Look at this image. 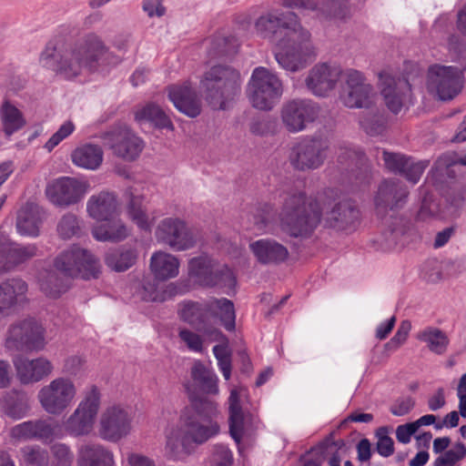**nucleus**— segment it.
<instances>
[{"instance_id":"obj_50","label":"nucleus","mask_w":466,"mask_h":466,"mask_svg":"<svg viewBox=\"0 0 466 466\" xmlns=\"http://www.w3.org/2000/svg\"><path fill=\"white\" fill-rule=\"evenodd\" d=\"M329 3L327 0H280V5L286 8H297L305 12H311L314 16L321 19L323 15H327L329 12L325 9V5Z\"/></svg>"},{"instance_id":"obj_58","label":"nucleus","mask_w":466,"mask_h":466,"mask_svg":"<svg viewBox=\"0 0 466 466\" xmlns=\"http://www.w3.org/2000/svg\"><path fill=\"white\" fill-rule=\"evenodd\" d=\"M140 298L146 301H164L167 299V291L160 290L155 279H144L140 290Z\"/></svg>"},{"instance_id":"obj_32","label":"nucleus","mask_w":466,"mask_h":466,"mask_svg":"<svg viewBox=\"0 0 466 466\" xmlns=\"http://www.w3.org/2000/svg\"><path fill=\"white\" fill-rule=\"evenodd\" d=\"M168 97L177 110L189 117H196L201 112L200 100L188 84L169 86Z\"/></svg>"},{"instance_id":"obj_25","label":"nucleus","mask_w":466,"mask_h":466,"mask_svg":"<svg viewBox=\"0 0 466 466\" xmlns=\"http://www.w3.org/2000/svg\"><path fill=\"white\" fill-rule=\"evenodd\" d=\"M16 372V378L24 385L39 382L52 374L54 366L45 357L28 359L23 356H16L13 360Z\"/></svg>"},{"instance_id":"obj_39","label":"nucleus","mask_w":466,"mask_h":466,"mask_svg":"<svg viewBox=\"0 0 466 466\" xmlns=\"http://www.w3.org/2000/svg\"><path fill=\"white\" fill-rule=\"evenodd\" d=\"M104 152L100 146L86 143L76 147L71 153L72 163L87 170L97 169L103 162Z\"/></svg>"},{"instance_id":"obj_44","label":"nucleus","mask_w":466,"mask_h":466,"mask_svg":"<svg viewBox=\"0 0 466 466\" xmlns=\"http://www.w3.org/2000/svg\"><path fill=\"white\" fill-rule=\"evenodd\" d=\"M68 278L48 271L40 279V289L48 298L56 299L68 289Z\"/></svg>"},{"instance_id":"obj_30","label":"nucleus","mask_w":466,"mask_h":466,"mask_svg":"<svg viewBox=\"0 0 466 466\" xmlns=\"http://www.w3.org/2000/svg\"><path fill=\"white\" fill-rule=\"evenodd\" d=\"M27 284L20 279H13L0 284V319L11 315L16 306L25 299Z\"/></svg>"},{"instance_id":"obj_61","label":"nucleus","mask_w":466,"mask_h":466,"mask_svg":"<svg viewBox=\"0 0 466 466\" xmlns=\"http://www.w3.org/2000/svg\"><path fill=\"white\" fill-rule=\"evenodd\" d=\"M75 130V125L72 121L65 122L59 129L52 135V137L46 141L44 147L51 152L60 142L69 137Z\"/></svg>"},{"instance_id":"obj_3","label":"nucleus","mask_w":466,"mask_h":466,"mask_svg":"<svg viewBox=\"0 0 466 466\" xmlns=\"http://www.w3.org/2000/svg\"><path fill=\"white\" fill-rule=\"evenodd\" d=\"M108 52L100 36L89 33L76 40L58 45L52 53H44L43 60L51 59L52 70L56 76L66 79H75L86 72L95 71L100 59Z\"/></svg>"},{"instance_id":"obj_21","label":"nucleus","mask_w":466,"mask_h":466,"mask_svg":"<svg viewBox=\"0 0 466 466\" xmlns=\"http://www.w3.org/2000/svg\"><path fill=\"white\" fill-rule=\"evenodd\" d=\"M8 437L13 443L27 441L47 442L56 438V429L46 419L29 420L11 427Z\"/></svg>"},{"instance_id":"obj_10","label":"nucleus","mask_w":466,"mask_h":466,"mask_svg":"<svg viewBox=\"0 0 466 466\" xmlns=\"http://www.w3.org/2000/svg\"><path fill=\"white\" fill-rule=\"evenodd\" d=\"M54 266L66 278L80 276L88 279L97 278L100 271L99 260L87 249L76 245L59 254Z\"/></svg>"},{"instance_id":"obj_63","label":"nucleus","mask_w":466,"mask_h":466,"mask_svg":"<svg viewBox=\"0 0 466 466\" xmlns=\"http://www.w3.org/2000/svg\"><path fill=\"white\" fill-rule=\"evenodd\" d=\"M376 450L383 457H389L394 452L393 440L387 435L384 428L380 429L378 431Z\"/></svg>"},{"instance_id":"obj_27","label":"nucleus","mask_w":466,"mask_h":466,"mask_svg":"<svg viewBox=\"0 0 466 466\" xmlns=\"http://www.w3.org/2000/svg\"><path fill=\"white\" fill-rule=\"evenodd\" d=\"M381 154L387 169L393 173L403 175L412 184H416L420 180L422 173L428 167L427 161L415 162L410 157L400 153L382 150Z\"/></svg>"},{"instance_id":"obj_45","label":"nucleus","mask_w":466,"mask_h":466,"mask_svg":"<svg viewBox=\"0 0 466 466\" xmlns=\"http://www.w3.org/2000/svg\"><path fill=\"white\" fill-rule=\"evenodd\" d=\"M191 377L206 393H218L217 376L200 361H196L193 364L191 368Z\"/></svg>"},{"instance_id":"obj_15","label":"nucleus","mask_w":466,"mask_h":466,"mask_svg":"<svg viewBox=\"0 0 466 466\" xmlns=\"http://www.w3.org/2000/svg\"><path fill=\"white\" fill-rule=\"evenodd\" d=\"M131 429L132 415L129 410L122 405H110L100 415L98 433L105 441L117 442L126 438Z\"/></svg>"},{"instance_id":"obj_4","label":"nucleus","mask_w":466,"mask_h":466,"mask_svg":"<svg viewBox=\"0 0 466 466\" xmlns=\"http://www.w3.org/2000/svg\"><path fill=\"white\" fill-rule=\"evenodd\" d=\"M326 205L325 193L311 197L299 190L286 192L279 214V226L289 237L309 238L319 226Z\"/></svg>"},{"instance_id":"obj_31","label":"nucleus","mask_w":466,"mask_h":466,"mask_svg":"<svg viewBox=\"0 0 466 466\" xmlns=\"http://www.w3.org/2000/svg\"><path fill=\"white\" fill-rule=\"evenodd\" d=\"M30 410V399L23 390L13 389L5 392L0 399L1 413L13 420L25 418Z\"/></svg>"},{"instance_id":"obj_17","label":"nucleus","mask_w":466,"mask_h":466,"mask_svg":"<svg viewBox=\"0 0 466 466\" xmlns=\"http://www.w3.org/2000/svg\"><path fill=\"white\" fill-rule=\"evenodd\" d=\"M320 114V106L309 99H293L281 108V120L290 133L305 130L308 125L315 122Z\"/></svg>"},{"instance_id":"obj_22","label":"nucleus","mask_w":466,"mask_h":466,"mask_svg":"<svg viewBox=\"0 0 466 466\" xmlns=\"http://www.w3.org/2000/svg\"><path fill=\"white\" fill-rule=\"evenodd\" d=\"M379 86L387 107L394 114L399 113L410 93L408 80L395 77L388 71H382L379 75Z\"/></svg>"},{"instance_id":"obj_29","label":"nucleus","mask_w":466,"mask_h":466,"mask_svg":"<svg viewBox=\"0 0 466 466\" xmlns=\"http://www.w3.org/2000/svg\"><path fill=\"white\" fill-rule=\"evenodd\" d=\"M249 249L262 265H279L286 261L289 255L283 244L269 238L251 242Z\"/></svg>"},{"instance_id":"obj_55","label":"nucleus","mask_w":466,"mask_h":466,"mask_svg":"<svg viewBox=\"0 0 466 466\" xmlns=\"http://www.w3.org/2000/svg\"><path fill=\"white\" fill-rule=\"evenodd\" d=\"M50 451L49 466H72L75 455L69 445L56 442L50 447Z\"/></svg>"},{"instance_id":"obj_14","label":"nucleus","mask_w":466,"mask_h":466,"mask_svg":"<svg viewBox=\"0 0 466 466\" xmlns=\"http://www.w3.org/2000/svg\"><path fill=\"white\" fill-rule=\"evenodd\" d=\"M188 273L202 286L231 287L235 284L232 271L226 265H219L208 256L193 258L188 262Z\"/></svg>"},{"instance_id":"obj_16","label":"nucleus","mask_w":466,"mask_h":466,"mask_svg":"<svg viewBox=\"0 0 466 466\" xmlns=\"http://www.w3.org/2000/svg\"><path fill=\"white\" fill-rule=\"evenodd\" d=\"M344 81L345 86L340 96L342 104L349 108H371L375 92L365 76L358 70L348 69Z\"/></svg>"},{"instance_id":"obj_34","label":"nucleus","mask_w":466,"mask_h":466,"mask_svg":"<svg viewBox=\"0 0 466 466\" xmlns=\"http://www.w3.org/2000/svg\"><path fill=\"white\" fill-rule=\"evenodd\" d=\"M228 423L229 433L238 444L248 431L251 422L250 415H245L240 406L239 395L237 390H232L228 398Z\"/></svg>"},{"instance_id":"obj_56","label":"nucleus","mask_w":466,"mask_h":466,"mask_svg":"<svg viewBox=\"0 0 466 466\" xmlns=\"http://www.w3.org/2000/svg\"><path fill=\"white\" fill-rule=\"evenodd\" d=\"M466 456V446L462 442H457L453 448L448 450L437 457L433 466H454Z\"/></svg>"},{"instance_id":"obj_52","label":"nucleus","mask_w":466,"mask_h":466,"mask_svg":"<svg viewBox=\"0 0 466 466\" xmlns=\"http://www.w3.org/2000/svg\"><path fill=\"white\" fill-rule=\"evenodd\" d=\"M461 164L466 166V156L458 158L455 153H447L440 157L431 169L432 176L442 181L446 176L450 177V167Z\"/></svg>"},{"instance_id":"obj_2","label":"nucleus","mask_w":466,"mask_h":466,"mask_svg":"<svg viewBox=\"0 0 466 466\" xmlns=\"http://www.w3.org/2000/svg\"><path fill=\"white\" fill-rule=\"evenodd\" d=\"M218 404L208 399L195 400L186 407L179 422L167 433L166 449L170 456L177 458L182 451L188 452L191 443L202 444L217 435L219 425Z\"/></svg>"},{"instance_id":"obj_51","label":"nucleus","mask_w":466,"mask_h":466,"mask_svg":"<svg viewBox=\"0 0 466 466\" xmlns=\"http://www.w3.org/2000/svg\"><path fill=\"white\" fill-rule=\"evenodd\" d=\"M81 221L76 215L67 212L59 219L56 231L63 239H69L77 237L81 233Z\"/></svg>"},{"instance_id":"obj_59","label":"nucleus","mask_w":466,"mask_h":466,"mask_svg":"<svg viewBox=\"0 0 466 466\" xmlns=\"http://www.w3.org/2000/svg\"><path fill=\"white\" fill-rule=\"evenodd\" d=\"M327 2L329 4L325 5V9L329 14L323 15L321 19H344L350 15V0H327Z\"/></svg>"},{"instance_id":"obj_33","label":"nucleus","mask_w":466,"mask_h":466,"mask_svg":"<svg viewBox=\"0 0 466 466\" xmlns=\"http://www.w3.org/2000/svg\"><path fill=\"white\" fill-rule=\"evenodd\" d=\"M119 203L116 197L110 192L102 191L89 198L86 211L96 220H109L118 214Z\"/></svg>"},{"instance_id":"obj_57","label":"nucleus","mask_w":466,"mask_h":466,"mask_svg":"<svg viewBox=\"0 0 466 466\" xmlns=\"http://www.w3.org/2000/svg\"><path fill=\"white\" fill-rule=\"evenodd\" d=\"M360 125L365 132L370 136L381 134L384 130V122L382 117L374 110L363 114L360 117Z\"/></svg>"},{"instance_id":"obj_54","label":"nucleus","mask_w":466,"mask_h":466,"mask_svg":"<svg viewBox=\"0 0 466 466\" xmlns=\"http://www.w3.org/2000/svg\"><path fill=\"white\" fill-rule=\"evenodd\" d=\"M276 211L271 204L258 205L252 213V222L257 229H268L275 220Z\"/></svg>"},{"instance_id":"obj_43","label":"nucleus","mask_w":466,"mask_h":466,"mask_svg":"<svg viewBox=\"0 0 466 466\" xmlns=\"http://www.w3.org/2000/svg\"><path fill=\"white\" fill-rule=\"evenodd\" d=\"M135 118L138 122H151L159 128L174 129V125L167 115L153 103L138 107L135 112Z\"/></svg>"},{"instance_id":"obj_7","label":"nucleus","mask_w":466,"mask_h":466,"mask_svg":"<svg viewBox=\"0 0 466 466\" xmlns=\"http://www.w3.org/2000/svg\"><path fill=\"white\" fill-rule=\"evenodd\" d=\"M101 394L96 385L90 386L70 415L63 421L65 432L73 438L89 436L100 410Z\"/></svg>"},{"instance_id":"obj_26","label":"nucleus","mask_w":466,"mask_h":466,"mask_svg":"<svg viewBox=\"0 0 466 466\" xmlns=\"http://www.w3.org/2000/svg\"><path fill=\"white\" fill-rule=\"evenodd\" d=\"M38 255L35 244L19 245L0 238V272L7 271Z\"/></svg>"},{"instance_id":"obj_28","label":"nucleus","mask_w":466,"mask_h":466,"mask_svg":"<svg viewBox=\"0 0 466 466\" xmlns=\"http://www.w3.org/2000/svg\"><path fill=\"white\" fill-rule=\"evenodd\" d=\"M127 198V214L128 218L140 229L150 232L156 218L148 212L145 204V197L138 194L137 189L128 187L125 191Z\"/></svg>"},{"instance_id":"obj_12","label":"nucleus","mask_w":466,"mask_h":466,"mask_svg":"<svg viewBox=\"0 0 466 466\" xmlns=\"http://www.w3.org/2000/svg\"><path fill=\"white\" fill-rule=\"evenodd\" d=\"M155 238L158 243L176 251L192 248L198 241V234L183 219L177 217L161 219L156 227Z\"/></svg>"},{"instance_id":"obj_9","label":"nucleus","mask_w":466,"mask_h":466,"mask_svg":"<svg viewBox=\"0 0 466 466\" xmlns=\"http://www.w3.org/2000/svg\"><path fill=\"white\" fill-rule=\"evenodd\" d=\"M328 136L316 133L297 143L290 151V165L299 171H309L321 167L329 151Z\"/></svg>"},{"instance_id":"obj_38","label":"nucleus","mask_w":466,"mask_h":466,"mask_svg":"<svg viewBox=\"0 0 466 466\" xmlns=\"http://www.w3.org/2000/svg\"><path fill=\"white\" fill-rule=\"evenodd\" d=\"M42 223V211L33 203H26L17 214L16 228L20 235L36 237Z\"/></svg>"},{"instance_id":"obj_49","label":"nucleus","mask_w":466,"mask_h":466,"mask_svg":"<svg viewBox=\"0 0 466 466\" xmlns=\"http://www.w3.org/2000/svg\"><path fill=\"white\" fill-rule=\"evenodd\" d=\"M410 227L403 218H395L389 225V228L384 233V240L387 248H390L399 244L404 245L407 242V235Z\"/></svg>"},{"instance_id":"obj_46","label":"nucleus","mask_w":466,"mask_h":466,"mask_svg":"<svg viewBox=\"0 0 466 466\" xmlns=\"http://www.w3.org/2000/svg\"><path fill=\"white\" fill-rule=\"evenodd\" d=\"M218 317L228 330L235 329V309L234 304L228 299H219L210 300V319Z\"/></svg>"},{"instance_id":"obj_47","label":"nucleus","mask_w":466,"mask_h":466,"mask_svg":"<svg viewBox=\"0 0 466 466\" xmlns=\"http://www.w3.org/2000/svg\"><path fill=\"white\" fill-rule=\"evenodd\" d=\"M21 466H49L48 451L37 444L26 445L19 450Z\"/></svg>"},{"instance_id":"obj_37","label":"nucleus","mask_w":466,"mask_h":466,"mask_svg":"<svg viewBox=\"0 0 466 466\" xmlns=\"http://www.w3.org/2000/svg\"><path fill=\"white\" fill-rule=\"evenodd\" d=\"M179 314L181 319L203 333H208V325L210 322V301L200 304L198 302H186L182 305Z\"/></svg>"},{"instance_id":"obj_6","label":"nucleus","mask_w":466,"mask_h":466,"mask_svg":"<svg viewBox=\"0 0 466 466\" xmlns=\"http://www.w3.org/2000/svg\"><path fill=\"white\" fill-rule=\"evenodd\" d=\"M283 83L277 74L264 66L256 67L247 84L246 96L258 110H271L283 94Z\"/></svg>"},{"instance_id":"obj_48","label":"nucleus","mask_w":466,"mask_h":466,"mask_svg":"<svg viewBox=\"0 0 466 466\" xmlns=\"http://www.w3.org/2000/svg\"><path fill=\"white\" fill-rule=\"evenodd\" d=\"M417 339L425 342L431 351L442 354L446 351L449 339L446 334L437 328H427L417 334Z\"/></svg>"},{"instance_id":"obj_41","label":"nucleus","mask_w":466,"mask_h":466,"mask_svg":"<svg viewBox=\"0 0 466 466\" xmlns=\"http://www.w3.org/2000/svg\"><path fill=\"white\" fill-rule=\"evenodd\" d=\"M105 221V224L96 226L92 229V235L96 240L118 242L124 240L129 235L127 227L120 218L114 217Z\"/></svg>"},{"instance_id":"obj_23","label":"nucleus","mask_w":466,"mask_h":466,"mask_svg":"<svg viewBox=\"0 0 466 466\" xmlns=\"http://www.w3.org/2000/svg\"><path fill=\"white\" fill-rule=\"evenodd\" d=\"M360 218L356 203L344 199L335 203L324 217L325 225L339 231L355 230Z\"/></svg>"},{"instance_id":"obj_40","label":"nucleus","mask_w":466,"mask_h":466,"mask_svg":"<svg viewBox=\"0 0 466 466\" xmlns=\"http://www.w3.org/2000/svg\"><path fill=\"white\" fill-rule=\"evenodd\" d=\"M0 122L2 130L7 137L22 129L26 124L21 110L8 99H5L0 105Z\"/></svg>"},{"instance_id":"obj_60","label":"nucleus","mask_w":466,"mask_h":466,"mask_svg":"<svg viewBox=\"0 0 466 466\" xmlns=\"http://www.w3.org/2000/svg\"><path fill=\"white\" fill-rule=\"evenodd\" d=\"M410 329L409 320L401 321L395 335L385 344V349L390 351L397 350L407 340Z\"/></svg>"},{"instance_id":"obj_42","label":"nucleus","mask_w":466,"mask_h":466,"mask_svg":"<svg viewBox=\"0 0 466 466\" xmlns=\"http://www.w3.org/2000/svg\"><path fill=\"white\" fill-rule=\"evenodd\" d=\"M137 256V251L135 248H115L106 252L105 263L112 270L123 272L136 264Z\"/></svg>"},{"instance_id":"obj_1","label":"nucleus","mask_w":466,"mask_h":466,"mask_svg":"<svg viewBox=\"0 0 466 466\" xmlns=\"http://www.w3.org/2000/svg\"><path fill=\"white\" fill-rule=\"evenodd\" d=\"M255 31L275 46V58L285 70L297 72L316 56V48L309 29L294 12L270 9L255 21Z\"/></svg>"},{"instance_id":"obj_20","label":"nucleus","mask_w":466,"mask_h":466,"mask_svg":"<svg viewBox=\"0 0 466 466\" xmlns=\"http://www.w3.org/2000/svg\"><path fill=\"white\" fill-rule=\"evenodd\" d=\"M341 73V68L336 65L318 63L308 72L305 85L314 96H327L336 88Z\"/></svg>"},{"instance_id":"obj_11","label":"nucleus","mask_w":466,"mask_h":466,"mask_svg":"<svg viewBox=\"0 0 466 466\" xmlns=\"http://www.w3.org/2000/svg\"><path fill=\"white\" fill-rule=\"evenodd\" d=\"M46 344L44 327L35 319H25L10 326L5 341L10 352L39 351Z\"/></svg>"},{"instance_id":"obj_36","label":"nucleus","mask_w":466,"mask_h":466,"mask_svg":"<svg viewBox=\"0 0 466 466\" xmlns=\"http://www.w3.org/2000/svg\"><path fill=\"white\" fill-rule=\"evenodd\" d=\"M77 466H115L114 454L101 444L86 443L78 450Z\"/></svg>"},{"instance_id":"obj_19","label":"nucleus","mask_w":466,"mask_h":466,"mask_svg":"<svg viewBox=\"0 0 466 466\" xmlns=\"http://www.w3.org/2000/svg\"><path fill=\"white\" fill-rule=\"evenodd\" d=\"M103 139L115 156L127 161L135 160L144 148L143 141L127 127L106 132Z\"/></svg>"},{"instance_id":"obj_8","label":"nucleus","mask_w":466,"mask_h":466,"mask_svg":"<svg viewBox=\"0 0 466 466\" xmlns=\"http://www.w3.org/2000/svg\"><path fill=\"white\" fill-rule=\"evenodd\" d=\"M76 396L77 388L71 379L56 377L40 388L36 398L46 414L60 416L72 407Z\"/></svg>"},{"instance_id":"obj_35","label":"nucleus","mask_w":466,"mask_h":466,"mask_svg":"<svg viewBox=\"0 0 466 466\" xmlns=\"http://www.w3.org/2000/svg\"><path fill=\"white\" fill-rule=\"evenodd\" d=\"M179 259L167 252L156 251L149 260V269L157 280H167L179 273Z\"/></svg>"},{"instance_id":"obj_18","label":"nucleus","mask_w":466,"mask_h":466,"mask_svg":"<svg viewBox=\"0 0 466 466\" xmlns=\"http://www.w3.org/2000/svg\"><path fill=\"white\" fill-rule=\"evenodd\" d=\"M88 187L86 181L61 177L47 184L46 195L53 205L67 208L79 203L87 193Z\"/></svg>"},{"instance_id":"obj_62","label":"nucleus","mask_w":466,"mask_h":466,"mask_svg":"<svg viewBox=\"0 0 466 466\" xmlns=\"http://www.w3.org/2000/svg\"><path fill=\"white\" fill-rule=\"evenodd\" d=\"M178 336L190 350L197 352L203 350V339L198 334L187 329H181Z\"/></svg>"},{"instance_id":"obj_24","label":"nucleus","mask_w":466,"mask_h":466,"mask_svg":"<svg viewBox=\"0 0 466 466\" xmlns=\"http://www.w3.org/2000/svg\"><path fill=\"white\" fill-rule=\"evenodd\" d=\"M408 194L406 187L399 180H383L374 197L377 214L384 215L389 210L402 207L406 202Z\"/></svg>"},{"instance_id":"obj_53","label":"nucleus","mask_w":466,"mask_h":466,"mask_svg":"<svg viewBox=\"0 0 466 466\" xmlns=\"http://www.w3.org/2000/svg\"><path fill=\"white\" fill-rule=\"evenodd\" d=\"M337 161L341 168L353 170L362 163L363 154L348 145H340L337 151Z\"/></svg>"},{"instance_id":"obj_64","label":"nucleus","mask_w":466,"mask_h":466,"mask_svg":"<svg viewBox=\"0 0 466 466\" xmlns=\"http://www.w3.org/2000/svg\"><path fill=\"white\" fill-rule=\"evenodd\" d=\"M231 451L224 445H216L213 452V461L216 466H230Z\"/></svg>"},{"instance_id":"obj_5","label":"nucleus","mask_w":466,"mask_h":466,"mask_svg":"<svg viewBox=\"0 0 466 466\" xmlns=\"http://www.w3.org/2000/svg\"><path fill=\"white\" fill-rule=\"evenodd\" d=\"M240 72L228 66H215L205 73L201 80L206 99L214 109H224L235 98L241 86Z\"/></svg>"},{"instance_id":"obj_13","label":"nucleus","mask_w":466,"mask_h":466,"mask_svg":"<svg viewBox=\"0 0 466 466\" xmlns=\"http://www.w3.org/2000/svg\"><path fill=\"white\" fill-rule=\"evenodd\" d=\"M463 86L462 70L454 66L434 65L429 67L427 88L441 100H451Z\"/></svg>"}]
</instances>
